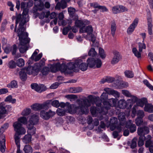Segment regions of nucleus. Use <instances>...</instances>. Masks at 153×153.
<instances>
[{
  "label": "nucleus",
  "instance_id": "nucleus-1",
  "mask_svg": "<svg viewBox=\"0 0 153 153\" xmlns=\"http://www.w3.org/2000/svg\"><path fill=\"white\" fill-rule=\"evenodd\" d=\"M77 103V106L74 105H67L66 107V111L71 114L79 112L81 114H87L89 111L88 107L91 106L89 101L87 99H85L78 101Z\"/></svg>",
  "mask_w": 153,
  "mask_h": 153
},
{
  "label": "nucleus",
  "instance_id": "nucleus-2",
  "mask_svg": "<svg viewBox=\"0 0 153 153\" xmlns=\"http://www.w3.org/2000/svg\"><path fill=\"white\" fill-rule=\"evenodd\" d=\"M24 27H19L17 31L18 36L20 41L19 51L21 53H25L28 49L26 45L28 44L30 41V39L28 37V34L25 32Z\"/></svg>",
  "mask_w": 153,
  "mask_h": 153
},
{
  "label": "nucleus",
  "instance_id": "nucleus-3",
  "mask_svg": "<svg viewBox=\"0 0 153 153\" xmlns=\"http://www.w3.org/2000/svg\"><path fill=\"white\" fill-rule=\"evenodd\" d=\"M26 3L24 2H22L21 4V8L23 9L22 15L21 14H18L16 12L17 15L16 19V28L15 31L16 30V28H17V25L19 23V27H24V25L29 20V15H28V9L25 8L26 6Z\"/></svg>",
  "mask_w": 153,
  "mask_h": 153
},
{
  "label": "nucleus",
  "instance_id": "nucleus-4",
  "mask_svg": "<svg viewBox=\"0 0 153 153\" xmlns=\"http://www.w3.org/2000/svg\"><path fill=\"white\" fill-rule=\"evenodd\" d=\"M18 122H16L13 124L15 131L19 134H24L26 132L25 129L22 127V125L20 122L24 124L27 123V119L24 117H21L18 119Z\"/></svg>",
  "mask_w": 153,
  "mask_h": 153
},
{
  "label": "nucleus",
  "instance_id": "nucleus-5",
  "mask_svg": "<svg viewBox=\"0 0 153 153\" xmlns=\"http://www.w3.org/2000/svg\"><path fill=\"white\" fill-rule=\"evenodd\" d=\"M97 106L99 107L97 109V108L94 106H91L90 109V111L94 117H99L100 115V117H99V119L101 120L103 118V115L106 116V114H103L102 113L100 112L102 111H104L105 110V108L104 106L101 107V103H97V102H96Z\"/></svg>",
  "mask_w": 153,
  "mask_h": 153
},
{
  "label": "nucleus",
  "instance_id": "nucleus-6",
  "mask_svg": "<svg viewBox=\"0 0 153 153\" xmlns=\"http://www.w3.org/2000/svg\"><path fill=\"white\" fill-rule=\"evenodd\" d=\"M104 90L107 93L103 92L100 96V100L103 103L105 102H107L106 100L108 99V95H112L116 98H118L120 96L119 93L109 88H105Z\"/></svg>",
  "mask_w": 153,
  "mask_h": 153
},
{
  "label": "nucleus",
  "instance_id": "nucleus-7",
  "mask_svg": "<svg viewBox=\"0 0 153 153\" xmlns=\"http://www.w3.org/2000/svg\"><path fill=\"white\" fill-rule=\"evenodd\" d=\"M68 70L67 65L63 64L60 65L59 63L52 65L51 67V70L52 72L55 73L57 71H60L62 72L67 73Z\"/></svg>",
  "mask_w": 153,
  "mask_h": 153
},
{
  "label": "nucleus",
  "instance_id": "nucleus-8",
  "mask_svg": "<svg viewBox=\"0 0 153 153\" xmlns=\"http://www.w3.org/2000/svg\"><path fill=\"white\" fill-rule=\"evenodd\" d=\"M117 100L115 99L111 98L109 100V102H105L103 103V106L105 108L104 111H101L100 112L103 114H106L108 113V110L111 107H113L116 105Z\"/></svg>",
  "mask_w": 153,
  "mask_h": 153
},
{
  "label": "nucleus",
  "instance_id": "nucleus-9",
  "mask_svg": "<svg viewBox=\"0 0 153 153\" xmlns=\"http://www.w3.org/2000/svg\"><path fill=\"white\" fill-rule=\"evenodd\" d=\"M45 59H42L39 63H36L33 66L34 71L35 75L37 74L42 67L45 65Z\"/></svg>",
  "mask_w": 153,
  "mask_h": 153
},
{
  "label": "nucleus",
  "instance_id": "nucleus-10",
  "mask_svg": "<svg viewBox=\"0 0 153 153\" xmlns=\"http://www.w3.org/2000/svg\"><path fill=\"white\" fill-rule=\"evenodd\" d=\"M55 114V112L50 110L48 112L44 110L41 111L40 114L41 117L45 120H48L51 117H53Z\"/></svg>",
  "mask_w": 153,
  "mask_h": 153
},
{
  "label": "nucleus",
  "instance_id": "nucleus-11",
  "mask_svg": "<svg viewBox=\"0 0 153 153\" xmlns=\"http://www.w3.org/2000/svg\"><path fill=\"white\" fill-rule=\"evenodd\" d=\"M31 88L36 91L41 93L46 89V87L43 84L38 85L36 83H33L31 85Z\"/></svg>",
  "mask_w": 153,
  "mask_h": 153
},
{
  "label": "nucleus",
  "instance_id": "nucleus-12",
  "mask_svg": "<svg viewBox=\"0 0 153 153\" xmlns=\"http://www.w3.org/2000/svg\"><path fill=\"white\" fill-rule=\"evenodd\" d=\"M113 56L111 61V63L112 65H114L118 63L121 59V56L119 52L115 51L113 52Z\"/></svg>",
  "mask_w": 153,
  "mask_h": 153
},
{
  "label": "nucleus",
  "instance_id": "nucleus-13",
  "mask_svg": "<svg viewBox=\"0 0 153 153\" xmlns=\"http://www.w3.org/2000/svg\"><path fill=\"white\" fill-rule=\"evenodd\" d=\"M11 110V106L9 105H5L4 103H0V114L3 115L7 113V111Z\"/></svg>",
  "mask_w": 153,
  "mask_h": 153
},
{
  "label": "nucleus",
  "instance_id": "nucleus-14",
  "mask_svg": "<svg viewBox=\"0 0 153 153\" xmlns=\"http://www.w3.org/2000/svg\"><path fill=\"white\" fill-rule=\"evenodd\" d=\"M149 132V127L144 126L143 127H138L137 128V133L139 136H145Z\"/></svg>",
  "mask_w": 153,
  "mask_h": 153
},
{
  "label": "nucleus",
  "instance_id": "nucleus-15",
  "mask_svg": "<svg viewBox=\"0 0 153 153\" xmlns=\"http://www.w3.org/2000/svg\"><path fill=\"white\" fill-rule=\"evenodd\" d=\"M56 16L57 14L56 13L53 12L50 13V12L48 11L46 12V18H48L50 16V18L51 19H54V20L51 22L50 24L53 23L55 25H56L57 24L58 20Z\"/></svg>",
  "mask_w": 153,
  "mask_h": 153
},
{
  "label": "nucleus",
  "instance_id": "nucleus-16",
  "mask_svg": "<svg viewBox=\"0 0 153 153\" xmlns=\"http://www.w3.org/2000/svg\"><path fill=\"white\" fill-rule=\"evenodd\" d=\"M76 62L77 64L79 69H80L82 71L86 70L88 67L87 64L85 62H83V61L81 59H78L76 60Z\"/></svg>",
  "mask_w": 153,
  "mask_h": 153
},
{
  "label": "nucleus",
  "instance_id": "nucleus-17",
  "mask_svg": "<svg viewBox=\"0 0 153 153\" xmlns=\"http://www.w3.org/2000/svg\"><path fill=\"white\" fill-rule=\"evenodd\" d=\"M75 23L76 26L79 27L80 29L81 28L84 27L86 25H89L90 22L87 20H82L78 19L75 21Z\"/></svg>",
  "mask_w": 153,
  "mask_h": 153
},
{
  "label": "nucleus",
  "instance_id": "nucleus-18",
  "mask_svg": "<svg viewBox=\"0 0 153 153\" xmlns=\"http://www.w3.org/2000/svg\"><path fill=\"white\" fill-rule=\"evenodd\" d=\"M77 64L76 62H70L67 64L68 69L70 70H73L75 72H78L79 71V67Z\"/></svg>",
  "mask_w": 153,
  "mask_h": 153
},
{
  "label": "nucleus",
  "instance_id": "nucleus-19",
  "mask_svg": "<svg viewBox=\"0 0 153 153\" xmlns=\"http://www.w3.org/2000/svg\"><path fill=\"white\" fill-rule=\"evenodd\" d=\"M138 22V19L136 18L133 21L132 23L130 25L127 30L128 34H131L134 31L135 27L137 26Z\"/></svg>",
  "mask_w": 153,
  "mask_h": 153
},
{
  "label": "nucleus",
  "instance_id": "nucleus-20",
  "mask_svg": "<svg viewBox=\"0 0 153 153\" xmlns=\"http://www.w3.org/2000/svg\"><path fill=\"white\" fill-rule=\"evenodd\" d=\"M39 122L38 116L36 114L32 115L30 118L29 122L31 126H33L37 124Z\"/></svg>",
  "mask_w": 153,
  "mask_h": 153
},
{
  "label": "nucleus",
  "instance_id": "nucleus-21",
  "mask_svg": "<svg viewBox=\"0 0 153 153\" xmlns=\"http://www.w3.org/2000/svg\"><path fill=\"white\" fill-rule=\"evenodd\" d=\"M93 28L91 25H89L85 27L81 28L79 30V32L81 33H87L88 34L90 35L92 33Z\"/></svg>",
  "mask_w": 153,
  "mask_h": 153
},
{
  "label": "nucleus",
  "instance_id": "nucleus-22",
  "mask_svg": "<svg viewBox=\"0 0 153 153\" xmlns=\"http://www.w3.org/2000/svg\"><path fill=\"white\" fill-rule=\"evenodd\" d=\"M36 51H38V50L36 49L34 52L30 57V59L32 60H34L36 62L39 61L42 58V53H40L37 55L38 53Z\"/></svg>",
  "mask_w": 153,
  "mask_h": 153
},
{
  "label": "nucleus",
  "instance_id": "nucleus-23",
  "mask_svg": "<svg viewBox=\"0 0 153 153\" xmlns=\"http://www.w3.org/2000/svg\"><path fill=\"white\" fill-rule=\"evenodd\" d=\"M67 7V3L65 0H62L60 2H58L56 4L55 9L59 10L61 8L64 9Z\"/></svg>",
  "mask_w": 153,
  "mask_h": 153
},
{
  "label": "nucleus",
  "instance_id": "nucleus-24",
  "mask_svg": "<svg viewBox=\"0 0 153 153\" xmlns=\"http://www.w3.org/2000/svg\"><path fill=\"white\" fill-rule=\"evenodd\" d=\"M19 135L16 132L14 137L16 144L17 147L16 153H22V152L20 150V138L19 136Z\"/></svg>",
  "mask_w": 153,
  "mask_h": 153
},
{
  "label": "nucleus",
  "instance_id": "nucleus-25",
  "mask_svg": "<svg viewBox=\"0 0 153 153\" xmlns=\"http://www.w3.org/2000/svg\"><path fill=\"white\" fill-rule=\"evenodd\" d=\"M118 107L120 108L124 109L127 107L126 101L124 100H120L118 103Z\"/></svg>",
  "mask_w": 153,
  "mask_h": 153
},
{
  "label": "nucleus",
  "instance_id": "nucleus-26",
  "mask_svg": "<svg viewBox=\"0 0 153 153\" xmlns=\"http://www.w3.org/2000/svg\"><path fill=\"white\" fill-rule=\"evenodd\" d=\"M5 137L4 136L2 137V140L0 141V151L2 153L5 151Z\"/></svg>",
  "mask_w": 153,
  "mask_h": 153
},
{
  "label": "nucleus",
  "instance_id": "nucleus-27",
  "mask_svg": "<svg viewBox=\"0 0 153 153\" xmlns=\"http://www.w3.org/2000/svg\"><path fill=\"white\" fill-rule=\"evenodd\" d=\"M95 59V58L93 57H90L87 59V62L89 68H94V67Z\"/></svg>",
  "mask_w": 153,
  "mask_h": 153
},
{
  "label": "nucleus",
  "instance_id": "nucleus-28",
  "mask_svg": "<svg viewBox=\"0 0 153 153\" xmlns=\"http://www.w3.org/2000/svg\"><path fill=\"white\" fill-rule=\"evenodd\" d=\"M82 91V88L81 87L71 88L69 89L70 93H76L81 92Z\"/></svg>",
  "mask_w": 153,
  "mask_h": 153
},
{
  "label": "nucleus",
  "instance_id": "nucleus-29",
  "mask_svg": "<svg viewBox=\"0 0 153 153\" xmlns=\"http://www.w3.org/2000/svg\"><path fill=\"white\" fill-rule=\"evenodd\" d=\"M28 128L27 133L31 135H33L35 133L36 128L33 126H31L30 125H28L27 126Z\"/></svg>",
  "mask_w": 153,
  "mask_h": 153
},
{
  "label": "nucleus",
  "instance_id": "nucleus-30",
  "mask_svg": "<svg viewBox=\"0 0 153 153\" xmlns=\"http://www.w3.org/2000/svg\"><path fill=\"white\" fill-rule=\"evenodd\" d=\"M7 86L10 88H17L18 87L17 82L15 80H12L7 85Z\"/></svg>",
  "mask_w": 153,
  "mask_h": 153
},
{
  "label": "nucleus",
  "instance_id": "nucleus-31",
  "mask_svg": "<svg viewBox=\"0 0 153 153\" xmlns=\"http://www.w3.org/2000/svg\"><path fill=\"white\" fill-rule=\"evenodd\" d=\"M31 108L34 111L44 109L42 104H35L31 106Z\"/></svg>",
  "mask_w": 153,
  "mask_h": 153
},
{
  "label": "nucleus",
  "instance_id": "nucleus-32",
  "mask_svg": "<svg viewBox=\"0 0 153 153\" xmlns=\"http://www.w3.org/2000/svg\"><path fill=\"white\" fill-rule=\"evenodd\" d=\"M25 70L23 69L19 72L20 77L21 79L23 81H25L27 78V75Z\"/></svg>",
  "mask_w": 153,
  "mask_h": 153
},
{
  "label": "nucleus",
  "instance_id": "nucleus-33",
  "mask_svg": "<svg viewBox=\"0 0 153 153\" xmlns=\"http://www.w3.org/2000/svg\"><path fill=\"white\" fill-rule=\"evenodd\" d=\"M132 51L134 56L138 59H141V53L142 52H140L139 51H138L135 48H134L132 49Z\"/></svg>",
  "mask_w": 153,
  "mask_h": 153
},
{
  "label": "nucleus",
  "instance_id": "nucleus-34",
  "mask_svg": "<svg viewBox=\"0 0 153 153\" xmlns=\"http://www.w3.org/2000/svg\"><path fill=\"white\" fill-rule=\"evenodd\" d=\"M144 110L149 113L153 112V105L151 104H146L145 106Z\"/></svg>",
  "mask_w": 153,
  "mask_h": 153
},
{
  "label": "nucleus",
  "instance_id": "nucleus-35",
  "mask_svg": "<svg viewBox=\"0 0 153 153\" xmlns=\"http://www.w3.org/2000/svg\"><path fill=\"white\" fill-rule=\"evenodd\" d=\"M24 69L27 73L29 74H33L35 75L34 71L33 66L29 65L28 67L25 68Z\"/></svg>",
  "mask_w": 153,
  "mask_h": 153
},
{
  "label": "nucleus",
  "instance_id": "nucleus-36",
  "mask_svg": "<svg viewBox=\"0 0 153 153\" xmlns=\"http://www.w3.org/2000/svg\"><path fill=\"white\" fill-rule=\"evenodd\" d=\"M94 68H100L102 65V62L101 60L98 58L95 59L94 61Z\"/></svg>",
  "mask_w": 153,
  "mask_h": 153
},
{
  "label": "nucleus",
  "instance_id": "nucleus-37",
  "mask_svg": "<svg viewBox=\"0 0 153 153\" xmlns=\"http://www.w3.org/2000/svg\"><path fill=\"white\" fill-rule=\"evenodd\" d=\"M116 29V22L114 21H113L111 22V34L113 36H114L115 35Z\"/></svg>",
  "mask_w": 153,
  "mask_h": 153
},
{
  "label": "nucleus",
  "instance_id": "nucleus-38",
  "mask_svg": "<svg viewBox=\"0 0 153 153\" xmlns=\"http://www.w3.org/2000/svg\"><path fill=\"white\" fill-rule=\"evenodd\" d=\"M118 122L117 119L115 117H111L110 119V124L114 127L117 128V124Z\"/></svg>",
  "mask_w": 153,
  "mask_h": 153
},
{
  "label": "nucleus",
  "instance_id": "nucleus-39",
  "mask_svg": "<svg viewBox=\"0 0 153 153\" xmlns=\"http://www.w3.org/2000/svg\"><path fill=\"white\" fill-rule=\"evenodd\" d=\"M23 150L25 153H32L33 151L32 147L29 145H26L24 147Z\"/></svg>",
  "mask_w": 153,
  "mask_h": 153
},
{
  "label": "nucleus",
  "instance_id": "nucleus-40",
  "mask_svg": "<svg viewBox=\"0 0 153 153\" xmlns=\"http://www.w3.org/2000/svg\"><path fill=\"white\" fill-rule=\"evenodd\" d=\"M146 139V137L144 136H140L138 142V145L139 146H141L144 143V140Z\"/></svg>",
  "mask_w": 153,
  "mask_h": 153
},
{
  "label": "nucleus",
  "instance_id": "nucleus-41",
  "mask_svg": "<svg viewBox=\"0 0 153 153\" xmlns=\"http://www.w3.org/2000/svg\"><path fill=\"white\" fill-rule=\"evenodd\" d=\"M31 136L30 134H28L27 135H25L23 140V142L25 143H28L31 141Z\"/></svg>",
  "mask_w": 153,
  "mask_h": 153
},
{
  "label": "nucleus",
  "instance_id": "nucleus-42",
  "mask_svg": "<svg viewBox=\"0 0 153 153\" xmlns=\"http://www.w3.org/2000/svg\"><path fill=\"white\" fill-rule=\"evenodd\" d=\"M146 99H142L138 101L137 103V107L138 106H140L141 107H143L145 103H146Z\"/></svg>",
  "mask_w": 153,
  "mask_h": 153
},
{
  "label": "nucleus",
  "instance_id": "nucleus-43",
  "mask_svg": "<svg viewBox=\"0 0 153 153\" xmlns=\"http://www.w3.org/2000/svg\"><path fill=\"white\" fill-rule=\"evenodd\" d=\"M116 128L118 130V131H114L112 133L113 136L114 138H116L118 136V133L120 132L122 130V128L121 127H117Z\"/></svg>",
  "mask_w": 153,
  "mask_h": 153
},
{
  "label": "nucleus",
  "instance_id": "nucleus-44",
  "mask_svg": "<svg viewBox=\"0 0 153 153\" xmlns=\"http://www.w3.org/2000/svg\"><path fill=\"white\" fill-rule=\"evenodd\" d=\"M125 114L123 112H120L118 115V119L120 121H125L126 118Z\"/></svg>",
  "mask_w": 153,
  "mask_h": 153
},
{
  "label": "nucleus",
  "instance_id": "nucleus-45",
  "mask_svg": "<svg viewBox=\"0 0 153 153\" xmlns=\"http://www.w3.org/2000/svg\"><path fill=\"white\" fill-rule=\"evenodd\" d=\"M16 100L15 99L12 98V97L11 95H10L6 97L5 100V101L9 102H11L12 103H14L16 102Z\"/></svg>",
  "mask_w": 153,
  "mask_h": 153
},
{
  "label": "nucleus",
  "instance_id": "nucleus-46",
  "mask_svg": "<svg viewBox=\"0 0 153 153\" xmlns=\"http://www.w3.org/2000/svg\"><path fill=\"white\" fill-rule=\"evenodd\" d=\"M126 77L128 78H132L134 76V74L133 72L130 71L126 70L124 72Z\"/></svg>",
  "mask_w": 153,
  "mask_h": 153
},
{
  "label": "nucleus",
  "instance_id": "nucleus-47",
  "mask_svg": "<svg viewBox=\"0 0 153 153\" xmlns=\"http://www.w3.org/2000/svg\"><path fill=\"white\" fill-rule=\"evenodd\" d=\"M135 123L137 126H140L142 125L143 123V120L142 117H137L135 120Z\"/></svg>",
  "mask_w": 153,
  "mask_h": 153
},
{
  "label": "nucleus",
  "instance_id": "nucleus-48",
  "mask_svg": "<svg viewBox=\"0 0 153 153\" xmlns=\"http://www.w3.org/2000/svg\"><path fill=\"white\" fill-rule=\"evenodd\" d=\"M43 105L44 109H48L49 107H51L52 105V100H48L44 104H42Z\"/></svg>",
  "mask_w": 153,
  "mask_h": 153
},
{
  "label": "nucleus",
  "instance_id": "nucleus-49",
  "mask_svg": "<svg viewBox=\"0 0 153 153\" xmlns=\"http://www.w3.org/2000/svg\"><path fill=\"white\" fill-rule=\"evenodd\" d=\"M50 71V69L48 67H44L41 70V72L44 75H46L48 74Z\"/></svg>",
  "mask_w": 153,
  "mask_h": 153
},
{
  "label": "nucleus",
  "instance_id": "nucleus-50",
  "mask_svg": "<svg viewBox=\"0 0 153 153\" xmlns=\"http://www.w3.org/2000/svg\"><path fill=\"white\" fill-rule=\"evenodd\" d=\"M99 51L100 56L102 59L105 58L106 57V55L104 52V50L100 48H99Z\"/></svg>",
  "mask_w": 153,
  "mask_h": 153
},
{
  "label": "nucleus",
  "instance_id": "nucleus-51",
  "mask_svg": "<svg viewBox=\"0 0 153 153\" xmlns=\"http://www.w3.org/2000/svg\"><path fill=\"white\" fill-rule=\"evenodd\" d=\"M112 11L114 14L120 13V8L119 6H116L112 7Z\"/></svg>",
  "mask_w": 153,
  "mask_h": 153
},
{
  "label": "nucleus",
  "instance_id": "nucleus-52",
  "mask_svg": "<svg viewBox=\"0 0 153 153\" xmlns=\"http://www.w3.org/2000/svg\"><path fill=\"white\" fill-rule=\"evenodd\" d=\"M56 113L58 115L62 116L65 115V111L63 109L58 108L56 110Z\"/></svg>",
  "mask_w": 153,
  "mask_h": 153
},
{
  "label": "nucleus",
  "instance_id": "nucleus-53",
  "mask_svg": "<svg viewBox=\"0 0 153 153\" xmlns=\"http://www.w3.org/2000/svg\"><path fill=\"white\" fill-rule=\"evenodd\" d=\"M16 64L19 67H22L25 64V61L22 58H20L17 61Z\"/></svg>",
  "mask_w": 153,
  "mask_h": 153
},
{
  "label": "nucleus",
  "instance_id": "nucleus-54",
  "mask_svg": "<svg viewBox=\"0 0 153 153\" xmlns=\"http://www.w3.org/2000/svg\"><path fill=\"white\" fill-rule=\"evenodd\" d=\"M97 54V53L94 48H91L88 52V55L89 56H94Z\"/></svg>",
  "mask_w": 153,
  "mask_h": 153
},
{
  "label": "nucleus",
  "instance_id": "nucleus-55",
  "mask_svg": "<svg viewBox=\"0 0 153 153\" xmlns=\"http://www.w3.org/2000/svg\"><path fill=\"white\" fill-rule=\"evenodd\" d=\"M146 47V45L144 43L139 42L138 43L139 51L140 52H142L143 49H145Z\"/></svg>",
  "mask_w": 153,
  "mask_h": 153
},
{
  "label": "nucleus",
  "instance_id": "nucleus-56",
  "mask_svg": "<svg viewBox=\"0 0 153 153\" xmlns=\"http://www.w3.org/2000/svg\"><path fill=\"white\" fill-rule=\"evenodd\" d=\"M7 65L10 68H14L16 67V63L14 61L11 60L8 62Z\"/></svg>",
  "mask_w": 153,
  "mask_h": 153
},
{
  "label": "nucleus",
  "instance_id": "nucleus-57",
  "mask_svg": "<svg viewBox=\"0 0 153 153\" xmlns=\"http://www.w3.org/2000/svg\"><path fill=\"white\" fill-rule=\"evenodd\" d=\"M137 109V105H134L132 109L131 116L132 117H134L136 114V110Z\"/></svg>",
  "mask_w": 153,
  "mask_h": 153
},
{
  "label": "nucleus",
  "instance_id": "nucleus-58",
  "mask_svg": "<svg viewBox=\"0 0 153 153\" xmlns=\"http://www.w3.org/2000/svg\"><path fill=\"white\" fill-rule=\"evenodd\" d=\"M137 138H134L132 141L131 145V149H134L136 147L137 145Z\"/></svg>",
  "mask_w": 153,
  "mask_h": 153
},
{
  "label": "nucleus",
  "instance_id": "nucleus-59",
  "mask_svg": "<svg viewBox=\"0 0 153 153\" xmlns=\"http://www.w3.org/2000/svg\"><path fill=\"white\" fill-rule=\"evenodd\" d=\"M143 82L144 84L147 86L150 89L153 91V86L151 85L148 80L146 79H145L143 80Z\"/></svg>",
  "mask_w": 153,
  "mask_h": 153
},
{
  "label": "nucleus",
  "instance_id": "nucleus-60",
  "mask_svg": "<svg viewBox=\"0 0 153 153\" xmlns=\"http://www.w3.org/2000/svg\"><path fill=\"white\" fill-rule=\"evenodd\" d=\"M31 112V109L30 108H26L24 109L22 112V114L24 116H27Z\"/></svg>",
  "mask_w": 153,
  "mask_h": 153
},
{
  "label": "nucleus",
  "instance_id": "nucleus-61",
  "mask_svg": "<svg viewBox=\"0 0 153 153\" xmlns=\"http://www.w3.org/2000/svg\"><path fill=\"white\" fill-rule=\"evenodd\" d=\"M52 105L56 108H58L59 106V102L58 100H52Z\"/></svg>",
  "mask_w": 153,
  "mask_h": 153
},
{
  "label": "nucleus",
  "instance_id": "nucleus-62",
  "mask_svg": "<svg viewBox=\"0 0 153 153\" xmlns=\"http://www.w3.org/2000/svg\"><path fill=\"white\" fill-rule=\"evenodd\" d=\"M17 50V47L16 45L14 44L11 47V50L12 51V53L13 55H15Z\"/></svg>",
  "mask_w": 153,
  "mask_h": 153
},
{
  "label": "nucleus",
  "instance_id": "nucleus-63",
  "mask_svg": "<svg viewBox=\"0 0 153 153\" xmlns=\"http://www.w3.org/2000/svg\"><path fill=\"white\" fill-rule=\"evenodd\" d=\"M122 92L124 95L126 97H131V93L127 90H122Z\"/></svg>",
  "mask_w": 153,
  "mask_h": 153
},
{
  "label": "nucleus",
  "instance_id": "nucleus-64",
  "mask_svg": "<svg viewBox=\"0 0 153 153\" xmlns=\"http://www.w3.org/2000/svg\"><path fill=\"white\" fill-rule=\"evenodd\" d=\"M137 115L138 117H142L143 118L145 116L143 110H139L137 112Z\"/></svg>",
  "mask_w": 153,
  "mask_h": 153
}]
</instances>
